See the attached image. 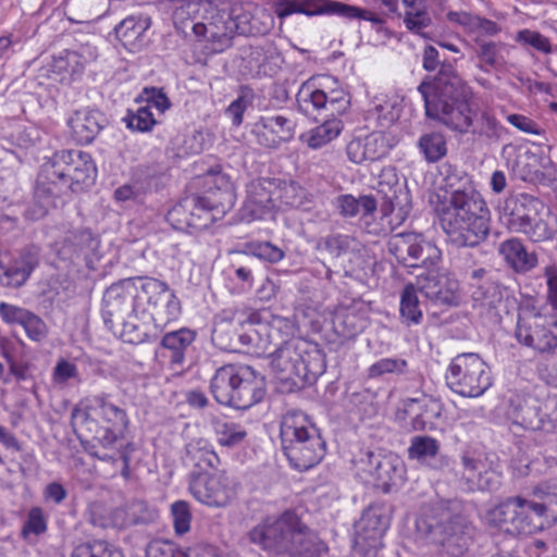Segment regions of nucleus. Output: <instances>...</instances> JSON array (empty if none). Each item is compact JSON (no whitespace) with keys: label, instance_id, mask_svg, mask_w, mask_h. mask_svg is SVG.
<instances>
[{"label":"nucleus","instance_id":"nucleus-8","mask_svg":"<svg viewBox=\"0 0 557 557\" xmlns=\"http://www.w3.org/2000/svg\"><path fill=\"white\" fill-rule=\"evenodd\" d=\"M271 369L290 388L313 383L324 372V358L317 346L302 338H292L271 354Z\"/></svg>","mask_w":557,"mask_h":557},{"label":"nucleus","instance_id":"nucleus-18","mask_svg":"<svg viewBox=\"0 0 557 557\" xmlns=\"http://www.w3.org/2000/svg\"><path fill=\"white\" fill-rule=\"evenodd\" d=\"M542 407V401L534 396L512 393L507 399L505 413L507 419L520 429L547 430L553 428V423Z\"/></svg>","mask_w":557,"mask_h":557},{"label":"nucleus","instance_id":"nucleus-64","mask_svg":"<svg viewBox=\"0 0 557 557\" xmlns=\"http://www.w3.org/2000/svg\"><path fill=\"white\" fill-rule=\"evenodd\" d=\"M21 326L24 329L26 336L35 343L46 341L49 335L47 323L39 315L29 310L24 317Z\"/></svg>","mask_w":557,"mask_h":557},{"label":"nucleus","instance_id":"nucleus-25","mask_svg":"<svg viewBox=\"0 0 557 557\" xmlns=\"http://www.w3.org/2000/svg\"><path fill=\"white\" fill-rule=\"evenodd\" d=\"M395 145V137L377 131L352 138L346 146V153L356 164L374 162L385 158Z\"/></svg>","mask_w":557,"mask_h":557},{"label":"nucleus","instance_id":"nucleus-54","mask_svg":"<svg viewBox=\"0 0 557 557\" xmlns=\"http://www.w3.org/2000/svg\"><path fill=\"white\" fill-rule=\"evenodd\" d=\"M236 331L237 327L233 323L224 319L221 313L218 314L211 334L213 344L222 350H236Z\"/></svg>","mask_w":557,"mask_h":557},{"label":"nucleus","instance_id":"nucleus-31","mask_svg":"<svg viewBox=\"0 0 557 557\" xmlns=\"http://www.w3.org/2000/svg\"><path fill=\"white\" fill-rule=\"evenodd\" d=\"M196 337L197 332L188 327L166 332L161 338L158 354L168 360L172 370H180L184 367L186 354Z\"/></svg>","mask_w":557,"mask_h":557},{"label":"nucleus","instance_id":"nucleus-28","mask_svg":"<svg viewBox=\"0 0 557 557\" xmlns=\"http://www.w3.org/2000/svg\"><path fill=\"white\" fill-rule=\"evenodd\" d=\"M391 508L384 503L370 505L356 525L357 542H363L370 547H375L389 528Z\"/></svg>","mask_w":557,"mask_h":557},{"label":"nucleus","instance_id":"nucleus-63","mask_svg":"<svg viewBox=\"0 0 557 557\" xmlns=\"http://www.w3.org/2000/svg\"><path fill=\"white\" fill-rule=\"evenodd\" d=\"M438 442L430 436H414L408 448L409 457L418 460L435 457L438 453Z\"/></svg>","mask_w":557,"mask_h":557},{"label":"nucleus","instance_id":"nucleus-38","mask_svg":"<svg viewBox=\"0 0 557 557\" xmlns=\"http://www.w3.org/2000/svg\"><path fill=\"white\" fill-rule=\"evenodd\" d=\"M306 433L309 436H321L320 430L311 421L308 414L302 411H288L281 421L280 436L282 449L288 445L287 435L296 437L298 443L307 441Z\"/></svg>","mask_w":557,"mask_h":557},{"label":"nucleus","instance_id":"nucleus-3","mask_svg":"<svg viewBox=\"0 0 557 557\" xmlns=\"http://www.w3.org/2000/svg\"><path fill=\"white\" fill-rule=\"evenodd\" d=\"M246 536L251 544L270 556L320 557L326 550L324 543L294 510L267 516Z\"/></svg>","mask_w":557,"mask_h":557},{"label":"nucleus","instance_id":"nucleus-9","mask_svg":"<svg viewBox=\"0 0 557 557\" xmlns=\"http://www.w3.org/2000/svg\"><path fill=\"white\" fill-rule=\"evenodd\" d=\"M542 202L529 195L507 198L498 208V219L509 232L523 234L532 243L553 240L557 234V218L550 212L539 214Z\"/></svg>","mask_w":557,"mask_h":557},{"label":"nucleus","instance_id":"nucleus-50","mask_svg":"<svg viewBox=\"0 0 557 557\" xmlns=\"http://www.w3.org/2000/svg\"><path fill=\"white\" fill-rule=\"evenodd\" d=\"M532 495L548 522L557 523V482H545L534 487Z\"/></svg>","mask_w":557,"mask_h":557},{"label":"nucleus","instance_id":"nucleus-59","mask_svg":"<svg viewBox=\"0 0 557 557\" xmlns=\"http://www.w3.org/2000/svg\"><path fill=\"white\" fill-rule=\"evenodd\" d=\"M71 557H125L121 549L106 541L79 544L72 550Z\"/></svg>","mask_w":557,"mask_h":557},{"label":"nucleus","instance_id":"nucleus-20","mask_svg":"<svg viewBox=\"0 0 557 557\" xmlns=\"http://www.w3.org/2000/svg\"><path fill=\"white\" fill-rule=\"evenodd\" d=\"M276 178H258L247 186V198L242 208L246 221L262 220L271 216L277 210Z\"/></svg>","mask_w":557,"mask_h":557},{"label":"nucleus","instance_id":"nucleus-39","mask_svg":"<svg viewBox=\"0 0 557 557\" xmlns=\"http://www.w3.org/2000/svg\"><path fill=\"white\" fill-rule=\"evenodd\" d=\"M511 47L502 41H478L476 57L480 61L479 69L484 73L492 70L498 73L509 71L511 64L506 60Z\"/></svg>","mask_w":557,"mask_h":557},{"label":"nucleus","instance_id":"nucleus-48","mask_svg":"<svg viewBox=\"0 0 557 557\" xmlns=\"http://www.w3.org/2000/svg\"><path fill=\"white\" fill-rule=\"evenodd\" d=\"M335 207L342 216L355 218L358 214L361 216L364 212L376 211L377 202L373 196L356 198L350 194H344L336 197Z\"/></svg>","mask_w":557,"mask_h":557},{"label":"nucleus","instance_id":"nucleus-23","mask_svg":"<svg viewBox=\"0 0 557 557\" xmlns=\"http://www.w3.org/2000/svg\"><path fill=\"white\" fill-rule=\"evenodd\" d=\"M515 337L520 344L540 354L552 355L557 349V335L536 314L519 315Z\"/></svg>","mask_w":557,"mask_h":557},{"label":"nucleus","instance_id":"nucleus-7","mask_svg":"<svg viewBox=\"0 0 557 557\" xmlns=\"http://www.w3.org/2000/svg\"><path fill=\"white\" fill-rule=\"evenodd\" d=\"M210 392L220 405L238 410L251 408L265 395L263 376L246 364L218 368L210 381Z\"/></svg>","mask_w":557,"mask_h":557},{"label":"nucleus","instance_id":"nucleus-19","mask_svg":"<svg viewBox=\"0 0 557 557\" xmlns=\"http://www.w3.org/2000/svg\"><path fill=\"white\" fill-rule=\"evenodd\" d=\"M189 491L198 502L210 507H225L236 497V484L224 472L207 479L193 478Z\"/></svg>","mask_w":557,"mask_h":557},{"label":"nucleus","instance_id":"nucleus-13","mask_svg":"<svg viewBox=\"0 0 557 557\" xmlns=\"http://www.w3.org/2000/svg\"><path fill=\"white\" fill-rule=\"evenodd\" d=\"M207 184H214L215 190L209 187L202 196H189L193 202L189 213L193 216L191 231L207 228L219 215H224L233 206L235 195L230 178L219 170H210L206 176Z\"/></svg>","mask_w":557,"mask_h":557},{"label":"nucleus","instance_id":"nucleus-30","mask_svg":"<svg viewBox=\"0 0 557 557\" xmlns=\"http://www.w3.org/2000/svg\"><path fill=\"white\" fill-rule=\"evenodd\" d=\"M82 404L87 417H95L115 429H127L129 421L126 410L113 400L111 394L101 392L90 395Z\"/></svg>","mask_w":557,"mask_h":557},{"label":"nucleus","instance_id":"nucleus-47","mask_svg":"<svg viewBox=\"0 0 557 557\" xmlns=\"http://www.w3.org/2000/svg\"><path fill=\"white\" fill-rule=\"evenodd\" d=\"M399 314L401 323L407 326L418 325L423 320L418 292L412 284L405 285L400 294Z\"/></svg>","mask_w":557,"mask_h":557},{"label":"nucleus","instance_id":"nucleus-12","mask_svg":"<svg viewBox=\"0 0 557 557\" xmlns=\"http://www.w3.org/2000/svg\"><path fill=\"white\" fill-rule=\"evenodd\" d=\"M445 381L451 392L470 398L482 396L493 384L490 367L474 352L453 358Z\"/></svg>","mask_w":557,"mask_h":557},{"label":"nucleus","instance_id":"nucleus-44","mask_svg":"<svg viewBox=\"0 0 557 557\" xmlns=\"http://www.w3.org/2000/svg\"><path fill=\"white\" fill-rule=\"evenodd\" d=\"M374 463L370 476L385 491L403 481L404 465L398 457L381 455Z\"/></svg>","mask_w":557,"mask_h":557},{"label":"nucleus","instance_id":"nucleus-2","mask_svg":"<svg viewBox=\"0 0 557 557\" xmlns=\"http://www.w3.org/2000/svg\"><path fill=\"white\" fill-rule=\"evenodd\" d=\"M149 277H128L111 284L102 298L101 314L108 330L124 342L141 344L157 337L148 323Z\"/></svg>","mask_w":557,"mask_h":557},{"label":"nucleus","instance_id":"nucleus-41","mask_svg":"<svg viewBox=\"0 0 557 557\" xmlns=\"http://www.w3.org/2000/svg\"><path fill=\"white\" fill-rule=\"evenodd\" d=\"M276 205L277 210L300 209L310 211L312 208V196L298 183L294 181L276 180Z\"/></svg>","mask_w":557,"mask_h":557},{"label":"nucleus","instance_id":"nucleus-35","mask_svg":"<svg viewBox=\"0 0 557 557\" xmlns=\"http://www.w3.org/2000/svg\"><path fill=\"white\" fill-rule=\"evenodd\" d=\"M186 467L191 468V479L201 476L220 465V458L213 446L203 438L194 440L186 445V453L183 458Z\"/></svg>","mask_w":557,"mask_h":557},{"label":"nucleus","instance_id":"nucleus-52","mask_svg":"<svg viewBox=\"0 0 557 557\" xmlns=\"http://www.w3.org/2000/svg\"><path fill=\"white\" fill-rule=\"evenodd\" d=\"M418 148L429 163H435L447 154V141L440 132L423 134L418 140Z\"/></svg>","mask_w":557,"mask_h":557},{"label":"nucleus","instance_id":"nucleus-32","mask_svg":"<svg viewBox=\"0 0 557 557\" xmlns=\"http://www.w3.org/2000/svg\"><path fill=\"white\" fill-rule=\"evenodd\" d=\"M107 123V117L101 111L90 108L76 110L67 119L71 136L79 145L92 143Z\"/></svg>","mask_w":557,"mask_h":557},{"label":"nucleus","instance_id":"nucleus-4","mask_svg":"<svg viewBox=\"0 0 557 557\" xmlns=\"http://www.w3.org/2000/svg\"><path fill=\"white\" fill-rule=\"evenodd\" d=\"M416 529L435 547L436 557H463L474 536V527L458 500H441L424 507Z\"/></svg>","mask_w":557,"mask_h":557},{"label":"nucleus","instance_id":"nucleus-55","mask_svg":"<svg viewBox=\"0 0 557 557\" xmlns=\"http://www.w3.org/2000/svg\"><path fill=\"white\" fill-rule=\"evenodd\" d=\"M508 295L509 289L493 280L479 284L473 294L476 301H481L482 306L488 308H497Z\"/></svg>","mask_w":557,"mask_h":557},{"label":"nucleus","instance_id":"nucleus-43","mask_svg":"<svg viewBox=\"0 0 557 557\" xmlns=\"http://www.w3.org/2000/svg\"><path fill=\"white\" fill-rule=\"evenodd\" d=\"M151 20L148 15H129L114 28L117 39L129 49H138L143 45L145 33L149 29Z\"/></svg>","mask_w":557,"mask_h":557},{"label":"nucleus","instance_id":"nucleus-22","mask_svg":"<svg viewBox=\"0 0 557 557\" xmlns=\"http://www.w3.org/2000/svg\"><path fill=\"white\" fill-rule=\"evenodd\" d=\"M437 265L438 263L421 268L423 271L417 274L418 288L434 304L457 306L459 302L458 283L441 273Z\"/></svg>","mask_w":557,"mask_h":557},{"label":"nucleus","instance_id":"nucleus-11","mask_svg":"<svg viewBox=\"0 0 557 557\" xmlns=\"http://www.w3.org/2000/svg\"><path fill=\"white\" fill-rule=\"evenodd\" d=\"M40 173L46 174L51 184L60 187V193L65 195L69 190L79 191L94 184L97 166L87 152L59 150L41 165Z\"/></svg>","mask_w":557,"mask_h":557},{"label":"nucleus","instance_id":"nucleus-60","mask_svg":"<svg viewBox=\"0 0 557 557\" xmlns=\"http://www.w3.org/2000/svg\"><path fill=\"white\" fill-rule=\"evenodd\" d=\"M220 313L236 327L243 329L245 325H257L261 323V313L244 304L226 308Z\"/></svg>","mask_w":557,"mask_h":557},{"label":"nucleus","instance_id":"nucleus-40","mask_svg":"<svg viewBox=\"0 0 557 557\" xmlns=\"http://www.w3.org/2000/svg\"><path fill=\"white\" fill-rule=\"evenodd\" d=\"M159 517L158 510L141 499H132L117 507L119 529L153 523Z\"/></svg>","mask_w":557,"mask_h":557},{"label":"nucleus","instance_id":"nucleus-58","mask_svg":"<svg viewBox=\"0 0 557 557\" xmlns=\"http://www.w3.org/2000/svg\"><path fill=\"white\" fill-rule=\"evenodd\" d=\"M198 201L197 199H189L186 197L178 203L173 206L166 213V222L174 228L181 232L191 231L193 216L189 213V209L193 207V202Z\"/></svg>","mask_w":557,"mask_h":557},{"label":"nucleus","instance_id":"nucleus-29","mask_svg":"<svg viewBox=\"0 0 557 557\" xmlns=\"http://www.w3.org/2000/svg\"><path fill=\"white\" fill-rule=\"evenodd\" d=\"M307 441L298 443L296 437L287 435L288 445L283 449L289 465L298 470L306 471L318 465L325 455V442L322 436H309Z\"/></svg>","mask_w":557,"mask_h":557},{"label":"nucleus","instance_id":"nucleus-24","mask_svg":"<svg viewBox=\"0 0 557 557\" xmlns=\"http://www.w3.org/2000/svg\"><path fill=\"white\" fill-rule=\"evenodd\" d=\"M227 15H230V25L233 35L239 34L245 36H256L264 34L270 28L269 25L260 22L261 18H270L267 11L257 3L248 2H223Z\"/></svg>","mask_w":557,"mask_h":557},{"label":"nucleus","instance_id":"nucleus-46","mask_svg":"<svg viewBox=\"0 0 557 557\" xmlns=\"http://www.w3.org/2000/svg\"><path fill=\"white\" fill-rule=\"evenodd\" d=\"M343 128V121L333 115L332 119H327L322 124L301 134L300 140L309 148L317 150L337 138Z\"/></svg>","mask_w":557,"mask_h":557},{"label":"nucleus","instance_id":"nucleus-14","mask_svg":"<svg viewBox=\"0 0 557 557\" xmlns=\"http://www.w3.org/2000/svg\"><path fill=\"white\" fill-rule=\"evenodd\" d=\"M275 14L284 20L293 14L335 15L347 22L368 21L373 26H381L383 20L375 13L356 5L335 0H276Z\"/></svg>","mask_w":557,"mask_h":557},{"label":"nucleus","instance_id":"nucleus-61","mask_svg":"<svg viewBox=\"0 0 557 557\" xmlns=\"http://www.w3.org/2000/svg\"><path fill=\"white\" fill-rule=\"evenodd\" d=\"M407 372L408 362L399 357L381 358L368 368L370 379L382 377L386 374L404 375Z\"/></svg>","mask_w":557,"mask_h":557},{"label":"nucleus","instance_id":"nucleus-33","mask_svg":"<svg viewBox=\"0 0 557 557\" xmlns=\"http://www.w3.org/2000/svg\"><path fill=\"white\" fill-rule=\"evenodd\" d=\"M405 409L409 413H414L411 420V426L414 431H432L436 429L437 420L442 416V403L429 395L422 394L420 397L407 398Z\"/></svg>","mask_w":557,"mask_h":557},{"label":"nucleus","instance_id":"nucleus-56","mask_svg":"<svg viewBox=\"0 0 557 557\" xmlns=\"http://www.w3.org/2000/svg\"><path fill=\"white\" fill-rule=\"evenodd\" d=\"M86 519L94 527L101 529H119V523L116 522L117 507H108L102 502H92L88 505L86 510Z\"/></svg>","mask_w":557,"mask_h":557},{"label":"nucleus","instance_id":"nucleus-37","mask_svg":"<svg viewBox=\"0 0 557 557\" xmlns=\"http://www.w3.org/2000/svg\"><path fill=\"white\" fill-rule=\"evenodd\" d=\"M497 251L516 273H528L537 265V255L529 251L520 238L511 237L502 242Z\"/></svg>","mask_w":557,"mask_h":557},{"label":"nucleus","instance_id":"nucleus-6","mask_svg":"<svg viewBox=\"0 0 557 557\" xmlns=\"http://www.w3.org/2000/svg\"><path fill=\"white\" fill-rule=\"evenodd\" d=\"M377 194L382 198L380 215L376 211L360 216V227L369 235L382 237L401 225L411 211V197L405 180H400L393 166L384 168L377 180Z\"/></svg>","mask_w":557,"mask_h":557},{"label":"nucleus","instance_id":"nucleus-27","mask_svg":"<svg viewBox=\"0 0 557 557\" xmlns=\"http://www.w3.org/2000/svg\"><path fill=\"white\" fill-rule=\"evenodd\" d=\"M40 249L30 245L21 249L17 256L13 257L4 267L0 268V284L5 287L18 288L30 277L34 270L39 265Z\"/></svg>","mask_w":557,"mask_h":557},{"label":"nucleus","instance_id":"nucleus-45","mask_svg":"<svg viewBox=\"0 0 557 557\" xmlns=\"http://www.w3.org/2000/svg\"><path fill=\"white\" fill-rule=\"evenodd\" d=\"M205 14V2L194 0H175L173 2V22L178 32L187 35L193 32V24L200 23Z\"/></svg>","mask_w":557,"mask_h":557},{"label":"nucleus","instance_id":"nucleus-16","mask_svg":"<svg viewBox=\"0 0 557 557\" xmlns=\"http://www.w3.org/2000/svg\"><path fill=\"white\" fill-rule=\"evenodd\" d=\"M148 323L153 329L165 326L175 321L182 312L181 301L165 282L149 277L148 282Z\"/></svg>","mask_w":557,"mask_h":557},{"label":"nucleus","instance_id":"nucleus-17","mask_svg":"<svg viewBox=\"0 0 557 557\" xmlns=\"http://www.w3.org/2000/svg\"><path fill=\"white\" fill-rule=\"evenodd\" d=\"M296 101L298 111L309 117H314L322 110H330L332 115H341L349 106V99L343 90H332L326 94L318 88L312 81L301 84L296 95Z\"/></svg>","mask_w":557,"mask_h":557},{"label":"nucleus","instance_id":"nucleus-36","mask_svg":"<svg viewBox=\"0 0 557 557\" xmlns=\"http://www.w3.org/2000/svg\"><path fill=\"white\" fill-rule=\"evenodd\" d=\"M63 195L60 193V187L52 185L47 175L39 172L33 200L26 207L24 216L32 221L42 219L49 209L55 206V199Z\"/></svg>","mask_w":557,"mask_h":557},{"label":"nucleus","instance_id":"nucleus-1","mask_svg":"<svg viewBox=\"0 0 557 557\" xmlns=\"http://www.w3.org/2000/svg\"><path fill=\"white\" fill-rule=\"evenodd\" d=\"M418 91L424 101L425 115L454 133H471L485 144H496L507 134L492 113L472 109L466 84L449 64L443 65L433 79L423 81Z\"/></svg>","mask_w":557,"mask_h":557},{"label":"nucleus","instance_id":"nucleus-62","mask_svg":"<svg viewBox=\"0 0 557 557\" xmlns=\"http://www.w3.org/2000/svg\"><path fill=\"white\" fill-rule=\"evenodd\" d=\"M404 24L410 33L425 39L430 38L424 29L431 26L432 18L425 9L406 11L404 16Z\"/></svg>","mask_w":557,"mask_h":557},{"label":"nucleus","instance_id":"nucleus-15","mask_svg":"<svg viewBox=\"0 0 557 557\" xmlns=\"http://www.w3.org/2000/svg\"><path fill=\"white\" fill-rule=\"evenodd\" d=\"M387 251L406 268L421 269L440 263L442 252L422 234L403 232L394 234L387 242Z\"/></svg>","mask_w":557,"mask_h":557},{"label":"nucleus","instance_id":"nucleus-53","mask_svg":"<svg viewBox=\"0 0 557 557\" xmlns=\"http://www.w3.org/2000/svg\"><path fill=\"white\" fill-rule=\"evenodd\" d=\"M165 172L166 168L160 163L139 164L134 169L132 176L148 194L159 188Z\"/></svg>","mask_w":557,"mask_h":557},{"label":"nucleus","instance_id":"nucleus-51","mask_svg":"<svg viewBox=\"0 0 557 557\" xmlns=\"http://www.w3.org/2000/svg\"><path fill=\"white\" fill-rule=\"evenodd\" d=\"M400 106L396 99H379L368 112V120L373 121L377 127L388 128L400 116Z\"/></svg>","mask_w":557,"mask_h":557},{"label":"nucleus","instance_id":"nucleus-42","mask_svg":"<svg viewBox=\"0 0 557 557\" xmlns=\"http://www.w3.org/2000/svg\"><path fill=\"white\" fill-rule=\"evenodd\" d=\"M441 175L443 176L444 188L450 194L449 200L443 205H454L457 198L466 195L473 196V198L481 197L472 185L469 175L457 166L449 163L444 164Z\"/></svg>","mask_w":557,"mask_h":557},{"label":"nucleus","instance_id":"nucleus-5","mask_svg":"<svg viewBox=\"0 0 557 557\" xmlns=\"http://www.w3.org/2000/svg\"><path fill=\"white\" fill-rule=\"evenodd\" d=\"M437 213L448 243L455 247H476L487 238L490 211L481 197L461 196L454 205H442Z\"/></svg>","mask_w":557,"mask_h":557},{"label":"nucleus","instance_id":"nucleus-34","mask_svg":"<svg viewBox=\"0 0 557 557\" xmlns=\"http://www.w3.org/2000/svg\"><path fill=\"white\" fill-rule=\"evenodd\" d=\"M461 462L462 478L470 491H494L499 486L500 474L481 459L466 454L462 456Z\"/></svg>","mask_w":557,"mask_h":557},{"label":"nucleus","instance_id":"nucleus-10","mask_svg":"<svg viewBox=\"0 0 557 557\" xmlns=\"http://www.w3.org/2000/svg\"><path fill=\"white\" fill-rule=\"evenodd\" d=\"M490 525L517 535H532L552 528L535 498L511 496L486 512Z\"/></svg>","mask_w":557,"mask_h":557},{"label":"nucleus","instance_id":"nucleus-49","mask_svg":"<svg viewBox=\"0 0 557 557\" xmlns=\"http://www.w3.org/2000/svg\"><path fill=\"white\" fill-rule=\"evenodd\" d=\"M216 441L224 447H236L244 443L247 437L246 429L236 422L225 419H214L212 422Z\"/></svg>","mask_w":557,"mask_h":557},{"label":"nucleus","instance_id":"nucleus-57","mask_svg":"<svg viewBox=\"0 0 557 557\" xmlns=\"http://www.w3.org/2000/svg\"><path fill=\"white\" fill-rule=\"evenodd\" d=\"M87 58L78 52L64 50L53 58V69L59 74H69L70 76H76L83 73Z\"/></svg>","mask_w":557,"mask_h":557},{"label":"nucleus","instance_id":"nucleus-26","mask_svg":"<svg viewBox=\"0 0 557 557\" xmlns=\"http://www.w3.org/2000/svg\"><path fill=\"white\" fill-rule=\"evenodd\" d=\"M200 23L193 24V34L197 38L227 45L233 37L230 15L224 3L221 7L205 2V14Z\"/></svg>","mask_w":557,"mask_h":557},{"label":"nucleus","instance_id":"nucleus-21","mask_svg":"<svg viewBox=\"0 0 557 557\" xmlns=\"http://www.w3.org/2000/svg\"><path fill=\"white\" fill-rule=\"evenodd\" d=\"M296 132V122L283 114L260 116L251 126L256 143L264 148L275 150L282 144L290 141Z\"/></svg>","mask_w":557,"mask_h":557}]
</instances>
